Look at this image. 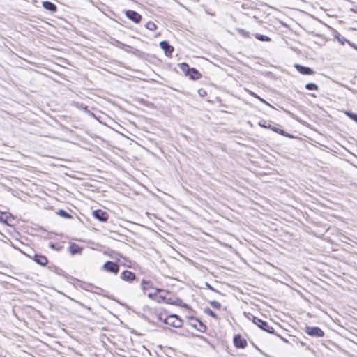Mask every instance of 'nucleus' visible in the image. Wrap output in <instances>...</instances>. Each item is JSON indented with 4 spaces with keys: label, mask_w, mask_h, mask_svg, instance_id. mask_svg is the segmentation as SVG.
<instances>
[{
    "label": "nucleus",
    "mask_w": 357,
    "mask_h": 357,
    "mask_svg": "<svg viewBox=\"0 0 357 357\" xmlns=\"http://www.w3.org/2000/svg\"><path fill=\"white\" fill-rule=\"evenodd\" d=\"M252 321L255 324H256L257 326H259L261 329L264 330V331L269 333H274L273 328L267 322L261 320V319L254 317Z\"/></svg>",
    "instance_id": "obj_3"
},
{
    "label": "nucleus",
    "mask_w": 357,
    "mask_h": 357,
    "mask_svg": "<svg viewBox=\"0 0 357 357\" xmlns=\"http://www.w3.org/2000/svg\"><path fill=\"white\" fill-rule=\"evenodd\" d=\"M126 16L132 22L138 23L142 19V16L137 12L132 10H126Z\"/></svg>",
    "instance_id": "obj_9"
},
{
    "label": "nucleus",
    "mask_w": 357,
    "mask_h": 357,
    "mask_svg": "<svg viewBox=\"0 0 357 357\" xmlns=\"http://www.w3.org/2000/svg\"><path fill=\"white\" fill-rule=\"evenodd\" d=\"M263 126L264 128H268L273 130V131H275V132L279 133V134H280V135H282L283 136H286V137H292V136L291 135L287 133L284 130H283L282 129H280V128H278L277 127L272 126L271 124H268V125L264 124V125H263Z\"/></svg>",
    "instance_id": "obj_14"
},
{
    "label": "nucleus",
    "mask_w": 357,
    "mask_h": 357,
    "mask_svg": "<svg viewBox=\"0 0 357 357\" xmlns=\"http://www.w3.org/2000/svg\"><path fill=\"white\" fill-rule=\"evenodd\" d=\"M250 95H251V96H252L253 97H255V98H257L259 99L261 102H264V103H266V102L264 99H262V98H259V97L256 93H255L254 92L250 91Z\"/></svg>",
    "instance_id": "obj_28"
},
{
    "label": "nucleus",
    "mask_w": 357,
    "mask_h": 357,
    "mask_svg": "<svg viewBox=\"0 0 357 357\" xmlns=\"http://www.w3.org/2000/svg\"><path fill=\"white\" fill-rule=\"evenodd\" d=\"M90 116H91V117L94 118V122L92 123L93 126H97L98 125V121L96 116L93 114V113H91V112L90 114Z\"/></svg>",
    "instance_id": "obj_26"
},
{
    "label": "nucleus",
    "mask_w": 357,
    "mask_h": 357,
    "mask_svg": "<svg viewBox=\"0 0 357 357\" xmlns=\"http://www.w3.org/2000/svg\"><path fill=\"white\" fill-rule=\"evenodd\" d=\"M145 26L150 31H154L157 28L155 24L153 22H148Z\"/></svg>",
    "instance_id": "obj_21"
},
{
    "label": "nucleus",
    "mask_w": 357,
    "mask_h": 357,
    "mask_svg": "<svg viewBox=\"0 0 357 357\" xmlns=\"http://www.w3.org/2000/svg\"><path fill=\"white\" fill-rule=\"evenodd\" d=\"M206 287L208 289H210V290H211V291H215V292H218V291H217L215 289H214V288H213L211 284H208V283H207V282L206 283Z\"/></svg>",
    "instance_id": "obj_30"
},
{
    "label": "nucleus",
    "mask_w": 357,
    "mask_h": 357,
    "mask_svg": "<svg viewBox=\"0 0 357 357\" xmlns=\"http://www.w3.org/2000/svg\"><path fill=\"white\" fill-rule=\"evenodd\" d=\"M68 250L72 255L79 254L82 252V248L76 243H71Z\"/></svg>",
    "instance_id": "obj_15"
},
{
    "label": "nucleus",
    "mask_w": 357,
    "mask_h": 357,
    "mask_svg": "<svg viewBox=\"0 0 357 357\" xmlns=\"http://www.w3.org/2000/svg\"><path fill=\"white\" fill-rule=\"evenodd\" d=\"M156 301L158 302H159V303L163 301V302H165L167 303H172L169 301L167 300V298H166V297L165 296H162V295L158 296Z\"/></svg>",
    "instance_id": "obj_23"
},
{
    "label": "nucleus",
    "mask_w": 357,
    "mask_h": 357,
    "mask_svg": "<svg viewBox=\"0 0 357 357\" xmlns=\"http://www.w3.org/2000/svg\"><path fill=\"white\" fill-rule=\"evenodd\" d=\"M179 68L185 75L190 77V79L196 80L201 77L200 73L194 68H190L189 66L185 63L179 64Z\"/></svg>",
    "instance_id": "obj_1"
},
{
    "label": "nucleus",
    "mask_w": 357,
    "mask_h": 357,
    "mask_svg": "<svg viewBox=\"0 0 357 357\" xmlns=\"http://www.w3.org/2000/svg\"><path fill=\"white\" fill-rule=\"evenodd\" d=\"M160 47L164 50L165 54L167 56L171 57L172 54L174 51V47L170 45L169 43L166 41L163 40L160 43Z\"/></svg>",
    "instance_id": "obj_8"
},
{
    "label": "nucleus",
    "mask_w": 357,
    "mask_h": 357,
    "mask_svg": "<svg viewBox=\"0 0 357 357\" xmlns=\"http://www.w3.org/2000/svg\"><path fill=\"white\" fill-rule=\"evenodd\" d=\"M120 278L124 281L130 282L136 279V275L133 272L126 270L121 273Z\"/></svg>",
    "instance_id": "obj_10"
},
{
    "label": "nucleus",
    "mask_w": 357,
    "mask_h": 357,
    "mask_svg": "<svg viewBox=\"0 0 357 357\" xmlns=\"http://www.w3.org/2000/svg\"><path fill=\"white\" fill-rule=\"evenodd\" d=\"M80 287L82 288V289H86V291H89V284L88 283H86V282H83Z\"/></svg>",
    "instance_id": "obj_29"
},
{
    "label": "nucleus",
    "mask_w": 357,
    "mask_h": 357,
    "mask_svg": "<svg viewBox=\"0 0 357 357\" xmlns=\"http://www.w3.org/2000/svg\"><path fill=\"white\" fill-rule=\"evenodd\" d=\"M102 269L107 272L116 274L119 271V266L115 262L107 261L102 266Z\"/></svg>",
    "instance_id": "obj_6"
},
{
    "label": "nucleus",
    "mask_w": 357,
    "mask_h": 357,
    "mask_svg": "<svg viewBox=\"0 0 357 357\" xmlns=\"http://www.w3.org/2000/svg\"><path fill=\"white\" fill-rule=\"evenodd\" d=\"M32 259L41 266H45L48 262L47 258L45 256L39 254H35Z\"/></svg>",
    "instance_id": "obj_13"
},
{
    "label": "nucleus",
    "mask_w": 357,
    "mask_h": 357,
    "mask_svg": "<svg viewBox=\"0 0 357 357\" xmlns=\"http://www.w3.org/2000/svg\"><path fill=\"white\" fill-rule=\"evenodd\" d=\"M210 305L215 309H220L221 307V304L216 301H210Z\"/></svg>",
    "instance_id": "obj_24"
},
{
    "label": "nucleus",
    "mask_w": 357,
    "mask_h": 357,
    "mask_svg": "<svg viewBox=\"0 0 357 357\" xmlns=\"http://www.w3.org/2000/svg\"><path fill=\"white\" fill-rule=\"evenodd\" d=\"M305 88L306 89L309 90V91H312V90H318L319 87L318 86L314 84V83H308L305 85Z\"/></svg>",
    "instance_id": "obj_20"
},
{
    "label": "nucleus",
    "mask_w": 357,
    "mask_h": 357,
    "mask_svg": "<svg viewBox=\"0 0 357 357\" xmlns=\"http://www.w3.org/2000/svg\"><path fill=\"white\" fill-rule=\"evenodd\" d=\"M165 322L175 328L181 327L182 324L181 319H180L176 315H171L167 318Z\"/></svg>",
    "instance_id": "obj_7"
},
{
    "label": "nucleus",
    "mask_w": 357,
    "mask_h": 357,
    "mask_svg": "<svg viewBox=\"0 0 357 357\" xmlns=\"http://www.w3.org/2000/svg\"><path fill=\"white\" fill-rule=\"evenodd\" d=\"M195 321L198 324L199 326L195 324L194 326L197 328L200 332H204L206 329V326L199 319H195Z\"/></svg>",
    "instance_id": "obj_17"
},
{
    "label": "nucleus",
    "mask_w": 357,
    "mask_h": 357,
    "mask_svg": "<svg viewBox=\"0 0 357 357\" xmlns=\"http://www.w3.org/2000/svg\"><path fill=\"white\" fill-rule=\"evenodd\" d=\"M345 114L348 117H349L351 119H352L353 121H354L355 122L357 123V114H356L353 113L351 112L347 111V112H345Z\"/></svg>",
    "instance_id": "obj_22"
},
{
    "label": "nucleus",
    "mask_w": 357,
    "mask_h": 357,
    "mask_svg": "<svg viewBox=\"0 0 357 357\" xmlns=\"http://www.w3.org/2000/svg\"><path fill=\"white\" fill-rule=\"evenodd\" d=\"M141 287H142V289L144 294H147V296L150 298H153L155 296H157V293L158 292L165 291V290L161 289H155V291L154 292H151V291L150 292H147V291L149 289H153V288L151 287L150 282H148V281H146V280H142V282L141 283Z\"/></svg>",
    "instance_id": "obj_2"
},
{
    "label": "nucleus",
    "mask_w": 357,
    "mask_h": 357,
    "mask_svg": "<svg viewBox=\"0 0 357 357\" xmlns=\"http://www.w3.org/2000/svg\"><path fill=\"white\" fill-rule=\"evenodd\" d=\"M92 215L94 217V218L102 222H107L109 219L108 213L101 209L94 210L92 212Z\"/></svg>",
    "instance_id": "obj_5"
},
{
    "label": "nucleus",
    "mask_w": 357,
    "mask_h": 357,
    "mask_svg": "<svg viewBox=\"0 0 357 357\" xmlns=\"http://www.w3.org/2000/svg\"><path fill=\"white\" fill-rule=\"evenodd\" d=\"M305 332L312 337H321L324 335V331L319 327L306 326Z\"/></svg>",
    "instance_id": "obj_4"
},
{
    "label": "nucleus",
    "mask_w": 357,
    "mask_h": 357,
    "mask_svg": "<svg viewBox=\"0 0 357 357\" xmlns=\"http://www.w3.org/2000/svg\"><path fill=\"white\" fill-rule=\"evenodd\" d=\"M0 222L5 223L6 220L2 216H0Z\"/></svg>",
    "instance_id": "obj_31"
},
{
    "label": "nucleus",
    "mask_w": 357,
    "mask_h": 357,
    "mask_svg": "<svg viewBox=\"0 0 357 357\" xmlns=\"http://www.w3.org/2000/svg\"><path fill=\"white\" fill-rule=\"evenodd\" d=\"M255 37L260 40V41H263V42H269L271 41V38L268 37V36H266L265 35H262V34H260V33H255Z\"/></svg>",
    "instance_id": "obj_18"
},
{
    "label": "nucleus",
    "mask_w": 357,
    "mask_h": 357,
    "mask_svg": "<svg viewBox=\"0 0 357 357\" xmlns=\"http://www.w3.org/2000/svg\"><path fill=\"white\" fill-rule=\"evenodd\" d=\"M294 67L296 69L303 75H313L314 71L309 67L303 66L300 64H295Z\"/></svg>",
    "instance_id": "obj_12"
},
{
    "label": "nucleus",
    "mask_w": 357,
    "mask_h": 357,
    "mask_svg": "<svg viewBox=\"0 0 357 357\" xmlns=\"http://www.w3.org/2000/svg\"><path fill=\"white\" fill-rule=\"evenodd\" d=\"M239 33H240L242 36H245V37H246V38H248V37L250 36H249V32L245 31V30L241 29V30H239Z\"/></svg>",
    "instance_id": "obj_27"
},
{
    "label": "nucleus",
    "mask_w": 357,
    "mask_h": 357,
    "mask_svg": "<svg viewBox=\"0 0 357 357\" xmlns=\"http://www.w3.org/2000/svg\"><path fill=\"white\" fill-rule=\"evenodd\" d=\"M338 40L342 43V44H344V41L342 40H340V38H338Z\"/></svg>",
    "instance_id": "obj_32"
},
{
    "label": "nucleus",
    "mask_w": 357,
    "mask_h": 357,
    "mask_svg": "<svg viewBox=\"0 0 357 357\" xmlns=\"http://www.w3.org/2000/svg\"><path fill=\"white\" fill-rule=\"evenodd\" d=\"M102 128H107V127H106V125H105V124H102Z\"/></svg>",
    "instance_id": "obj_33"
},
{
    "label": "nucleus",
    "mask_w": 357,
    "mask_h": 357,
    "mask_svg": "<svg viewBox=\"0 0 357 357\" xmlns=\"http://www.w3.org/2000/svg\"><path fill=\"white\" fill-rule=\"evenodd\" d=\"M57 214H59L60 216H61L63 218H70L72 216L66 212L65 210L59 209L57 212Z\"/></svg>",
    "instance_id": "obj_19"
},
{
    "label": "nucleus",
    "mask_w": 357,
    "mask_h": 357,
    "mask_svg": "<svg viewBox=\"0 0 357 357\" xmlns=\"http://www.w3.org/2000/svg\"><path fill=\"white\" fill-rule=\"evenodd\" d=\"M205 312L208 314L209 316L212 317H214L215 319H217V315L215 314V312H213L211 309L209 308H207L205 310Z\"/></svg>",
    "instance_id": "obj_25"
},
{
    "label": "nucleus",
    "mask_w": 357,
    "mask_h": 357,
    "mask_svg": "<svg viewBox=\"0 0 357 357\" xmlns=\"http://www.w3.org/2000/svg\"><path fill=\"white\" fill-rule=\"evenodd\" d=\"M234 344L236 347L243 349L247 346L246 340L240 335H236L234 337Z\"/></svg>",
    "instance_id": "obj_11"
},
{
    "label": "nucleus",
    "mask_w": 357,
    "mask_h": 357,
    "mask_svg": "<svg viewBox=\"0 0 357 357\" xmlns=\"http://www.w3.org/2000/svg\"><path fill=\"white\" fill-rule=\"evenodd\" d=\"M43 6L45 10L50 12H55L56 10V5L48 1H44L43 3Z\"/></svg>",
    "instance_id": "obj_16"
}]
</instances>
